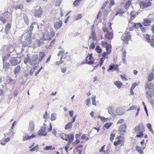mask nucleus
Wrapping results in <instances>:
<instances>
[{
	"mask_svg": "<svg viewBox=\"0 0 154 154\" xmlns=\"http://www.w3.org/2000/svg\"><path fill=\"white\" fill-rule=\"evenodd\" d=\"M121 40L123 41L126 44H128V41L130 39V35H125V34L122 35L121 38Z\"/></svg>",
	"mask_w": 154,
	"mask_h": 154,
	"instance_id": "9b49d317",
	"label": "nucleus"
},
{
	"mask_svg": "<svg viewBox=\"0 0 154 154\" xmlns=\"http://www.w3.org/2000/svg\"><path fill=\"white\" fill-rule=\"evenodd\" d=\"M20 60L19 58L13 57L11 58L10 62L11 65L13 66H15L20 62Z\"/></svg>",
	"mask_w": 154,
	"mask_h": 154,
	"instance_id": "6e6552de",
	"label": "nucleus"
},
{
	"mask_svg": "<svg viewBox=\"0 0 154 154\" xmlns=\"http://www.w3.org/2000/svg\"><path fill=\"white\" fill-rule=\"evenodd\" d=\"M96 96H93L91 98L92 104L93 105L96 106Z\"/></svg>",
	"mask_w": 154,
	"mask_h": 154,
	"instance_id": "e433bc0d",
	"label": "nucleus"
},
{
	"mask_svg": "<svg viewBox=\"0 0 154 154\" xmlns=\"http://www.w3.org/2000/svg\"><path fill=\"white\" fill-rule=\"evenodd\" d=\"M124 11L121 9H118L116 11V12L115 14V16L119 15L120 16H122L124 13Z\"/></svg>",
	"mask_w": 154,
	"mask_h": 154,
	"instance_id": "aec40b11",
	"label": "nucleus"
},
{
	"mask_svg": "<svg viewBox=\"0 0 154 154\" xmlns=\"http://www.w3.org/2000/svg\"><path fill=\"white\" fill-rule=\"evenodd\" d=\"M34 28H38V24L35 22H33L32 23L30 26L29 29L26 32L24 35L25 39L22 45L23 47L27 46L31 43L30 38L31 36L32 32Z\"/></svg>",
	"mask_w": 154,
	"mask_h": 154,
	"instance_id": "f257e3e1",
	"label": "nucleus"
},
{
	"mask_svg": "<svg viewBox=\"0 0 154 154\" xmlns=\"http://www.w3.org/2000/svg\"><path fill=\"white\" fill-rule=\"evenodd\" d=\"M108 2L107 1L105 2L104 3H103L102 6L101 7V9H104L106 7V5L108 4Z\"/></svg>",
	"mask_w": 154,
	"mask_h": 154,
	"instance_id": "338daca9",
	"label": "nucleus"
},
{
	"mask_svg": "<svg viewBox=\"0 0 154 154\" xmlns=\"http://www.w3.org/2000/svg\"><path fill=\"white\" fill-rule=\"evenodd\" d=\"M139 5L141 8L144 9L150 6L151 2L148 0H139Z\"/></svg>",
	"mask_w": 154,
	"mask_h": 154,
	"instance_id": "20e7f679",
	"label": "nucleus"
},
{
	"mask_svg": "<svg viewBox=\"0 0 154 154\" xmlns=\"http://www.w3.org/2000/svg\"><path fill=\"white\" fill-rule=\"evenodd\" d=\"M42 14V10L40 7H38L36 8L35 11V12L34 15L37 17H40Z\"/></svg>",
	"mask_w": 154,
	"mask_h": 154,
	"instance_id": "1a4fd4ad",
	"label": "nucleus"
},
{
	"mask_svg": "<svg viewBox=\"0 0 154 154\" xmlns=\"http://www.w3.org/2000/svg\"><path fill=\"white\" fill-rule=\"evenodd\" d=\"M94 60L92 54H88L86 57L85 62L87 64H92L94 63Z\"/></svg>",
	"mask_w": 154,
	"mask_h": 154,
	"instance_id": "0eeeda50",
	"label": "nucleus"
},
{
	"mask_svg": "<svg viewBox=\"0 0 154 154\" xmlns=\"http://www.w3.org/2000/svg\"><path fill=\"white\" fill-rule=\"evenodd\" d=\"M62 22L61 20H59L57 21L54 25V27L55 29H60L62 26Z\"/></svg>",
	"mask_w": 154,
	"mask_h": 154,
	"instance_id": "f8f14e48",
	"label": "nucleus"
},
{
	"mask_svg": "<svg viewBox=\"0 0 154 154\" xmlns=\"http://www.w3.org/2000/svg\"><path fill=\"white\" fill-rule=\"evenodd\" d=\"M107 43L106 42L102 41L101 42V45L103 46H104L105 47L108 45Z\"/></svg>",
	"mask_w": 154,
	"mask_h": 154,
	"instance_id": "603ef678",
	"label": "nucleus"
},
{
	"mask_svg": "<svg viewBox=\"0 0 154 154\" xmlns=\"http://www.w3.org/2000/svg\"><path fill=\"white\" fill-rule=\"evenodd\" d=\"M81 0H75L73 3V5L75 6H77L78 3Z\"/></svg>",
	"mask_w": 154,
	"mask_h": 154,
	"instance_id": "bf43d9fd",
	"label": "nucleus"
},
{
	"mask_svg": "<svg viewBox=\"0 0 154 154\" xmlns=\"http://www.w3.org/2000/svg\"><path fill=\"white\" fill-rule=\"evenodd\" d=\"M150 45L151 46L154 47V35L152 37L150 41Z\"/></svg>",
	"mask_w": 154,
	"mask_h": 154,
	"instance_id": "ea45409f",
	"label": "nucleus"
},
{
	"mask_svg": "<svg viewBox=\"0 0 154 154\" xmlns=\"http://www.w3.org/2000/svg\"><path fill=\"white\" fill-rule=\"evenodd\" d=\"M51 149H52V150H53V149H54L55 148H52V146H46L44 148V150H50Z\"/></svg>",
	"mask_w": 154,
	"mask_h": 154,
	"instance_id": "a18cd8bd",
	"label": "nucleus"
},
{
	"mask_svg": "<svg viewBox=\"0 0 154 154\" xmlns=\"http://www.w3.org/2000/svg\"><path fill=\"white\" fill-rule=\"evenodd\" d=\"M113 33L112 32L110 31L108 32L105 35V37L108 40H111L113 38Z\"/></svg>",
	"mask_w": 154,
	"mask_h": 154,
	"instance_id": "2eb2a0df",
	"label": "nucleus"
},
{
	"mask_svg": "<svg viewBox=\"0 0 154 154\" xmlns=\"http://www.w3.org/2000/svg\"><path fill=\"white\" fill-rule=\"evenodd\" d=\"M46 128L45 127H42L38 131V134L39 136H45L47 134V133L46 132Z\"/></svg>",
	"mask_w": 154,
	"mask_h": 154,
	"instance_id": "9d476101",
	"label": "nucleus"
},
{
	"mask_svg": "<svg viewBox=\"0 0 154 154\" xmlns=\"http://www.w3.org/2000/svg\"><path fill=\"white\" fill-rule=\"evenodd\" d=\"M72 124L71 122H70L67 124L65 127V128L66 130L71 129L72 128Z\"/></svg>",
	"mask_w": 154,
	"mask_h": 154,
	"instance_id": "473e14b6",
	"label": "nucleus"
},
{
	"mask_svg": "<svg viewBox=\"0 0 154 154\" xmlns=\"http://www.w3.org/2000/svg\"><path fill=\"white\" fill-rule=\"evenodd\" d=\"M119 65L118 64L116 65H113L114 70H116L117 72L119 71Z\"/></svg>",
	"mask_w": 154,
	"mask_h": 154,
	"instance_id": "6e6d98bb",
	"label": "nucleus"
},
{
	"mask_svg": "<svg viewBox=\"0 0 154 154\" xmlns=\"http://www.w3.org/2000/svg\"><path fill=\"white\" fill-rule=\"evenodd\" d=\"M135 132L137 134L136 136L138 137H141L143 136V133L145 131L144 125L142 123L140 124L139 125L134 128Z\"/></svg>",
	"mask_w": 154,
	"mask_h": 154,
	"instance_id": "7ed1b4c3",
	"label": "nucleus"
},
{
	"mask_svg": "<svg viewBox=\"0 0 154 154\" xmlns=\"http://www.w3.org/2000/svg\"><path fill=\"white\" fill-rule=\"evenodd\" d=\"M105 146V145H104L103 146H102L101 148L100 149H99V151L100 152H105V151L104 150V149L105 148L104 147Z\"/></svg>",
	"mask_w": 154,
	"mask_h": 154,
	"instance_id": "052dcab7",
	"label": "nucleus"
},
{
	"mask_svg": "<svg viewBox=\"0 0 154 154\" xmlns=\"http://www.w3.org/2000/svg\"><path fill=\"white\" fill-rule=\"evenodd\" d=\"M112 123L110 122H107L104 125L103 128L104 127L107 129H109L110 127L112 125Z\"/></svg>",
	"mask_w": 154,
	"mask_h": 154,
	"instance_id": "f704fd0d",
	"label": "nucleus"
},
{
	"mask_svg": "<svg viewBox=\"0 0 154 154\" xmlns=\"http://www.w3.org/2000/svg\"><path fill=\"white\" fill-rule=\"evenodd\" d=\"M86 106H89V105L90 103V99L89 98L88 99L85 101Z\"/></svg>",
	"mask_w": 154,
	"mask_h": 154,
	"instance_id": "5fc2aeb1",
	"label": "nucleus"
},
{
	"mask_svg": "<svg viewBox=\"0 0 154 154\" xmlns=\"http://www.w3.org/2000/svg\"><path fill=\"white\" fill-rule=\"evenodd\" d=\"M106 51L108 54L111 52L112 47L110 44H108L106 47Z\"/></svg>",
	"mask_w": 154,
	"mask_h": 154,
	"instance_id": "bb28decb",
	"label": "nucleus"
},
{
	"mask_svg": "<svg viewBox=\"0 0 154 154\" xmlns=\"http://www.w3.org/2000/svg\"><path fill=\"white\" fill-rule=\"evenodd\" d=\"M98 118H100L101 120L103 122L107 121V119H108V118H106L104 117L101 116H98Z\"/></svg>",
	"mask_w": 154,
	"mask_h": 154,
	"instance_id": "a19ab883",
	"label": "nucleus"
},
{
	"mask_svg": "<svg viewBox=\"0 0 154 154\" xmlns=\"http://www.w3.org/2000/svg\"><path fill=\"white\" fill-rule=\"evenodd\" d=\"M107 109L109 113L111 115H113L114 109L111 106H109Z\"/></svg>",
	"mask_w": 154,
	"mask_h": 154,
	"instance_id": "cd10ccee",
	"label": "nucleus"
},
{
	"mask_svg": "<svg viewBox=\"0 0 154 154\" xmlns=\"http://www.w3.org/2000/svg\"><path fill=\"white\" fill-rule=\"evenodd\" d=\"M82 16L81 14H79L76 16H75L74 18L75 20H78L81 19L82 17Z\"/></svg>",
	"mask_w": 154,
	"mask_h": 154,
	"instance_id": "79ce46f5",
	"label": "nucleus"
},
{
	"mask_svg": "<svg viewBox=\"0 0 154 154\" xmlns=\"http://www.w3.org/2000/svg\"><path fill=\"white\" fill-rule=\"evenodd\" d=\"M66 67H61V72L63 73H64L66 71Z\"/></svg>",
	"mask_w": 154,
	"mask_h": 154,
	"instance_id": "680f3d73",
	"label": "nucleus"
},
{
	"mask_svg": "<svg viewBox=\"0 0 154 154\" xmlns=\"http://www.w3.org/2000/svg\"><path fill=\"white\" fill-rule=\"evenodd\" d=\"M137 108V106L135 105H133L127 111H131L136 109Z\"/></svg>",
	"mask_w": 154,
	"mask_h": 154,
	"instance_id": "de8ad7c7",
	"label": "nucleus"
},
{
	"mask_svg": "<svg viewBox=\"0 0 154 154\" xmlns=\"http://www.w3.org/2000/svg\"><path fill=\"white\" fill-rule=\"evenodd\" d=\"M96 51L98 53H100L102 51V49L100 48L99 46H97L96 48H95Z\"/></svg>",
	"mask_w": 154,
	"mask_h": 154,
	"instance_id": "c03bdc74",
	"label": "nucleus"
},
{
	"mask_svg": "<svg viewBox=\"0 0 154 154\" xmlns=\"http://www.w3.org/2000/svg\"><path fill=\"white\" fill-rule=\"evenodd\" d=\"M30 139V137L28 135H26L23 137V141H25L28 140Z\"/></svg>",
	"mask_w": 154,
	"mask_h": 154,
	"instance_id": "864d4df0",
	"label": "nucleus"
},
{
	"mask_svg": "<svg viewBox=\"0 0 154 154\" xmlns=\"http://www.w3.org/2000/svg\"><path fill=\"white\" fill-rule=\"evenodd\" d=\"M56 114L55 113H53L51 115V120L52 121L55 120L56 119Z\"/></svg>",
	"mask_w": 154,
	"mask_h": 154,
	"instance_id": "37998d69",
	"label": "nucleus"
},
{
	"mask_svg": "<svg viewBox=\"0 0 154 154\" xmlns=\"http://www.w3.org/2000/svg\"><path fill=\"white\" fill-rule=\"evenodd\" d=\"M67 135L66 134L64 133H63L60 135L61 138L66 141H67Z\"/></svg>",
	"mask_w": 154,
	"mask_h": 154,
	"instance_id": "c85d7f7f",
	"label": "nucleus"
},
{
	"mask_svg": "<svg viewBox=\"0 0 154 154\" xmlns=\"http://www.w3.org/2000/svg\"><path fill=\"white\" fill-rule=\"evenodd\" d=\"M20 69V65H18L14 69V74L15 75L17 74Z\"/></svg>",
	"mask_w": 154,
	"mask_h": 154,
	"instance_id": "5701e85b",
	"label": "nucleus"
},
{
	"mask_svg": "<svg viewBox=\"0 0 154 154\" xmlns=\"http://www.w3.org/2000/svg\"><path fill=\"white\" fill-rule=\"evenodd\" d=\"M109 68L107 69V71L109 72L110 71H112V70H114L113 65H110L109 66Z\"/></svg>",
	"mask_w": 154,
	"mask_h": 154,
	"instance_id": "0e129e2a",
	"label": "nucleus"
},
{
	"mask_svg": "<svg viewBox=\"0 0 154 154\" xmlns=\"http://www.w3.org/2000/svg\"><path fill=\"white\" fill-rule=\"evenodd\" d=\"M140 143L143 147V149H144L146 146V144H144V140H142L140 142Z\"/></svg>",
	"mask_w": 154,
	"mask_h": 154,
	"instance_id": "4d7b16f0",
	"label": "nucleus"
},
{
	"mask_svg": "<svg viewBox=\"0 0 154 154\" xmlns=\"http://www.w3.org/2000/svg\"><path fill=\"white\" fill-rule=\"evenodd\" d=\"M85 139L86 140H89V138L88 137H86V135L85 134H83L81 137V140H82V141L84 139Z\"/></svg>",
	"mask_w": 154,
	"mask_h": 154,
	"instance_id": "8fccbe9b",
	"label": "nucleus"
},
{
	"mask_svg": "<svg viewBox=\"0 0 154 154\" xmlns=\"http://www.w3.org/2000/svg\"><path fill=\"white\" fill-rule=\"evenodd\" d=\"M54 42L55 40H52L50 43V44L48 47L47 46H46V48H51L52 47V45L54 44Z\"/></svg>",
	"mask_w": 154,
	"mask_h": 154,
	"instance_id": "3c124183",
	"label": "nucleus"
},
{
	"mask_svg": "<svg viewBox=\"0 0 154 154\" xmlns=\"http://www.w3.org/2000/svg\"><path fill=\"white\" fill-rule=\"evenodd\" d=\"M112 30V27H111V24L109 26V27L107 28V27H104L103 28V31L104 32H110V30Z\"/></svg>",
	"mask_w": 154,
	"mask_h": 154,
	"instance_id": "a878e982",
	"label": "nucleus"
},
{
	"mask_svg": "<svg viewBox=\"0 0 154 154\" xmlns=\"http://www.w3.org/2000/svg\"><path fill=\"white\" fill-rule=\"evenodd\" d=\"M11 24L9 23H8L5 26V33L8 34V31L11 28Z\"/></svg>",
	"mask_w": 154,
	"mask_h": 154,
	"instance_id": "4be33fe9",
	"label": "nucleus"
},
{
	"mask_svg": "<svg viewBox=\"0 0 154 154\" xmlns=\"http://www.w3.org/2000/svg\"><path fill=\"white\" fill-rule=\"evenodd\" d=\"M8 51L9 52V54H10L11 56H13L15 55L16 53L17 55H19L20 54H22V52L24 51V49L22 48L21 50V52L20 53H17L14 50V48L12 46H11L8 47Z\"/></svg>",
	"mask_w": 154,
	"mask_h": 154,
	"instance_id": "39448f33",
	"label": "nucleus"
},
{
	"mask_svg": "<svg viewBox=\"0 0 154 154\" xmlns=\"http://www.w3.org/2000/svg\"><path fill=\"white\" fill-rule=\"evenodd\" d=\"M104 59H105L104 58H101L100 59V64L99 65L100 66V67H101L103 65V61L104 60Z\"/></svg>",
	"mask_w": 154,
	"mask_h": 154,
	"instance_id": "69168bd1",
	"label": "nucleus"
},
{
	"mask_svg": "<svg viewBox=\"0 0 154 154\" xmlns=\"http://www.w3.org/2000/svg\"><path fill=\"white\" fill-rule=\"evenodd\" d=\"M36 68V66H35L34 67L33 69H31L29 73V75L30 76H32V75L33 72H34L35 69Z\"/></svg>",
	"mask_w": 154,
	"mask_h": 154,
	"instance_id": "09e8293b",
	"label": "nucleus"
},
{
	"mask_svg": "<svg viewBox=\"0 0 154 154\" xmlns=\"http://www.w3.org/2000/svg\"><path fill=\"white\" fill-rule=\"evenodd\" d=\"M127 52L125 51H124L122 54V60L123 62L125 63H126L125 57L126 55Z\"/></svg>",
	"mask_w": 154,
	"mask_h": 154,
	"instance_id": "c756f323",
	"label": "nucleus"
},
{
	"mask_svg": "<svg viewBox=\"0 0 154 154\" xmlns=\"http://www.w3.org/2000/svg\"><path fill=\"white\" fill-rule=\"evenodd\" d=\"M4 59H3V61H4ZM3 69H5V70L6 72L8 70L11 66V65L9 63H6L5 62H4V61L3 62Z\"/></svg>",
	"mask_w": 154,
	"mask_h": 154,
	"instance_id": "ddd939ff",
	"label": "nucleus"
},
{
	"mask_svg": "<svg viewBox=\"0 0 154 154\" xmlns=\"http://www.w3.org/2000/svg\"><path fill=\"white\" fill-rule=\"evenodd\" d=\"M145 88L146 97L148 99L150 100L151 99L152 97L154 95V83L147 82Z\"/></svg>",
	"mask_w": 154,
	"mask_h": 154,
	"instance_id": "f03ea898",
	"label": "nucleus"
},
{
	"mask_svg": "<svg viewBox=\"0 0 154 154\" xmlns=\"http://www.w3.org/2000/svg\"><path fill=\"white\" fill-rule=\"evenodd\" d=\"M136 151H137L140 153H143V150H142L141 147H139L138 146H137L136 147Z\"/></svg>",
	"mask_w": 154,
	"mask_h": 154,
	"instance_id": "58836bf2",
	"label": "nucleus"
},
{
	"mask_svg": "<svg viewBox=\"0 0 154 154\" xmlns=\"http://www.w3.org/2000/svg\"><path fill=\"white\" fill-rule=\"evenodd\" d=\"M23 17L25 22L28 25L29 23V21L27 16L26 14L23 15Z\"/></svg>",
	"mask_w": 154,
	"mask_h": 154,
	"instance_id": "72a5a7b5",
	"label": "nucleus"
},
{
	"mask_svg": "<svg viewBox=\"0 0 154 154\" xmlns=\"http://www.w3.org/2000/svg\"><path fill=\"white\" fill-rule=\"evenodd\" d=\"M114 83L115 86L119 89L121 88L122 85V83L119 81H114Z\"/></svg>",
	"mask_w": 154,
	"mask_h": 154,
	"instance_id": "f3484780",
	"label": "nucleus"
},
{
	"mask_svg": "<svg viewBox=\"0 0 154 154\" xmlns=\"http://www.w3.org/2000/svg\"><path fill=\"white\" fill-rule=\"evenodd\" d=\"M10 56H11L10 55V54H8V55L6 56H5V57H2V60H3V59H5L4 60V62H5V61L7 59H8L9 57H10Z\"/></svg>",
	"mask_w": 154,
	"mask_h": 154,
	"instance_id": "49530a36",
	"label": "nucleus"
},
{
	"mask_svg": "<svg viewBox=\"0 0 154 154\" xmlns=\"http://www.w3.org/2000/svg\"><path fill=\"white\" fill-rule=\"evenodd\" d=\"M35 125L32 121H30L29 123L28 131L30 132H33L34 130Z\"/></svg>",
	"mask_w": 154,
	"mask_h": 154,
	"instance_id": "4468645a",
	"label": "nucleus"
},
{
	"mask_svg": "<svg viewBox=\"0 0 154 154\" xmlns=\"http://www.w3.org/2000/svg\"><path fill=\"white\" fill-rule=\"evenodd\" d=\"M134 14V12H131L130 13V15L131 17V18L132 19L134 18L135 17V14Z\"/></svg>",
	"mask_w": 154,
	"mask_h": 154,
	"instance_id": "774afa93",
	"label": "nucleus"
},
{
	"mask_svg": "<svg viewBox=\"0 0 154 154\" xmlns=\"http://www.w3.org/2000/svg\"><path fill=\"white\" fill-rule=\"evenodd\" d=\"M121 140H118L117 141H115L114 142V144L115 146H118L119 144L121 143Z\"/></svg>",
	"mask_w": 154,
	"mask_h": 154,
	"instance_id": "13d9d810",
	"label": "nucleus"
},
{
	"mask_svg": "<svg viewBox=\"0 0 154 154\" xmlns=\"http://www.w3.org/2000/svg\"><path fill=\"white\" fill-rule=\"evenodd\" d=\"M154 77V74L152 72L149 74V77L148 79L149 81L148 82H149L152 80L153 79Z\"/></svg>",
	"mask_w": 154,
	"mask_h": 154,
	"instance_id": "7c9ffc66",
	"label": "nucleus"
},
{
	"mask_svg": "<svg viewBox=\"0 0 154 154\" xmlns=\"http://www.w3.org/2000/svg\"><path fill=\"white\" fill-rule=\"evenodd\" d=\"M134 28L136 29H138L139 28V27H142V24H141L140 23H134Z\"/></svg>",
	"mask_w": 154,
	"mask_h": 154,
	"instance_id": "c9c22d12",
	"label": "nucleus"
},
{
	"mask_svg": "<svg viewBox=\"0 0 154 154\" xmlns=\"http://www.w3.org/2000/svg\"><path fill=\"white\" fill-rule=\"evenodd\" d=\"M45 54L43 52H40L39 53V58L38 59V62H40L44 59L45 57Z\"/></svg>",
	"mask_w": 154,
	"mask_h": 154,
	"instance_id": "a211bd4d",
	"label": "nucleus"
},
{
	"mask_svg": "<svg viewBox=\"0 0 154 154\" xmlns=\"http://www.w3.org/2000/svg\"><path fill=\"white\" fill-rule=\"evenodd\" d=\"M116 112L118 115H122L123 114V112L120 108H118L116 109Z\"/></svg>",
	"mask_w": 154,
	"mask_h": 154,
	"instance_id": "4c0bfd02",
	"label": "nucleus"
},
{
	"mask_svg": "<svg viewBox=\"0 0 154 154\" xmlns=\"http://www.w3.org/2000/svg\"><path fill=\"white\" fill-rule=\"evenodd\" d=\"M151 23V21L150 20L148 19H144L143 24L145 26H148L150 25Z\"/></svg>",
	"mask_w": 154,
	"mask_h": 154,
	"instance_id": "412c9836",
	"label": "nucleus"
},
{
	"mask_svg": "<svg viewBox=\"0 0 154 154\" xmlns=\"http://www.w3.org/2000/svg\"><path fill=\"white\" fill-rule=\"evenodd\" d=\"M126 129V125L125 124H123L121 125L119 128V130L120 132H124Z\"/></svg>",
	"mask_w": 154,
	"mask_h": 154,
	"instance_id": "6ab92c4d",
	"label": "nucleus"
},
{
	"mask_svg": "<svg viewBox=\"0 0 154 154\" xmlns=\"http://www.w3.org/2000/svg\"><path fill=\"white\" fill-rule=\"evenodd\" d=\"M46 41L45 36H42V38L39 40L38 42L39 46H42L43 44L45 43Z\"/></svg>",
	"mask_w": 154,
	"mask_h": 154,
	"instance_id": "dca6fc26",
	"label": "nucleus"
},
{
	"mask_svg": "<svg viewBox=\"0 0 154 154\" xmlns=\"http://www.w3.org/2000/svg\"><path fill=\"white\" fill-rule=\"evenodd\" d=\"M67 141L70 140L71 142V141H73L74 138V135L72 134H69L67 135Z\"/></svg>",
	"mask_w": 154,
	"mask_h": 154,
	"instance_id": "393cba45",
	"label": "nucleus"
},
{
	"mask_svg": "<svg viewBox=\"0 0 154 154\" xmlns=\"http://www.w3.org/2000/svg\"><path fill=\"white\" fill-rule=\"evenodd\" d=\"M137 85V83L136 82H134L132 84V86L131 88V89H134Z\"/></svg>",
	"mask_w": 154,
	"mask_h": 154,
	"instance_id": "e2e57ef3",
	"label": "nucleus"
},
{
	"mask_svg": "<svg viewBox=\"0 0 154 154\" xmlns=\"http://www.w3.org/2000/svg\"><path fill=\"white\" fill-rule=\"evenodd\" d=\"M31 60L29 55L28 54L26 55V57L25 58L24 62V63L26 64H27L28 63H29V60Z\"/></svg>",
	"mask_w": 154,
	"mask_h": 154,
	"instance_id": "b1692460",
	"label": "nucleus"
},
{
	"mask_svg": "<svg viewBox=\"0 0 154 154\" xmlns=\"http://www.w3.org/2000/svg\"><path fill=\"white\" fill-rule=\"evenodd\" d=\"M38 57L37 55H33L31 60L29 61V63L32 66H35L38 63Z\"/></svg>",
	"mask_w": 154,
	"mask_h": 154,
	"instance_id": "423d86ee",
	"label": "nucleus"
},
{
	"mask_svg": "<svg viewBox=\"0 0 154 154\" xmlns=\"http://www.w3.org/2000/svg\"><path fill=\"white\" fill-rule=\"evenodd\" d=\"M131 1L130 0H128L126 1L125 5V9H128L129 6L131 5Z\"/></svg>",
	"mask_w": 154,
	"mask_h": 154,
	"instance_id": "2f4dec72",
	"label": "nucleus"
}]
</instances>
